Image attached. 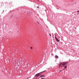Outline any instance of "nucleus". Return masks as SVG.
I'll list each match as a JSON object with an SVG mask.
<instances>
[{
	"label": "nucleus",
	"instance_id": "obj_1",
	"mask_svg": "<svg viewBox=\"0 0 79 79\" xmlns=\"http://www.w3.org/2000/svg\"><path fill=\"white\" fill-rule=\"evenodd\" d=\"M55 39L56 42H60V39L57 38V37H56V35H55Z\"/></svg>",
	"mask_w": 79,
	"mask_h": 79
},
{
	"label": "nucleus",
	"instance_id": "obj_2",
	"mask_svg": "<svg viewBox=\"0 0 79 79\" xmlns=\"http://www.w3.org/2000/svg\"><path fill=\"white\" fill-rule=\"evenodd\" d=\"M40 75H41L40 73H38L36 74L35 76H37V77H38V76H40Z\"/></svg>",
	"mask_w": 79,
	"mask_h": 79
},
{
	"label": "nucleus",
	"instance_id": "obj_3",
	"mask_svg": "<svg viewBox=\"0 0 79 79\" xmlns=\"http://www.w3.org/2000/svg\"><path fill=\"white\" fill-rule=\"evenodd\" d=\"M68 63L65 62V63H64L63 64H62L61 65V66H64V65H66V64H67Z\"/></svg>",
	"mask_w": 79,
	"mask_h": 79
},
{
	"label": "nucleus",
	"instance_id": "obj_4",
	"mask_svg": "<svg viewBox=\"0 0 79 79\" xmlns=\"http://www.w3.org/2000/svg\"><path fill=\"white\" fill-rule=\"evenodd\" d=\"M44 76H45V75H43L40 76V77H44Z\"/></svg>",
	"mask_w": 79,
	"mask_h": 79
},
{
	"label": "nucleus",
	"instance_id": "obj_5",
	"mask_svg": "<svg viewBox=\"0 0 79 79\" xmlns=\"http://www.w3.org/2000/svg\"><path fill=\"white\" fill-rule=\"evenodd\" d=\"M67 66H68V65H66V66H65L64 69H66V68H67ZM64 69L63 70H64Z\"/></svg>",
	"mask_w": 79,
	"mask_h": 79
},
{
	"label": "nucleus",
	"instance_id": "obj_6",
	"mask_svg": "<svg viewBox=\"0 0 79 79\" xmlns=\"http://www.w3.org/2000/svg\"><path fill=\"white\" fill-rule=\"evenodd\" d=\"M55 57L56 58H58V56H57V55H56L55 56Z\"/></svg>",
	"mask_w": 79,
	"mask_h": 79
},
{
	"label": "nucleus",
	"instance_id": "obj_7",
	"mask_svg": "<svg viewBox=\"0 0 79 79\" xmlns=\"http://www.w3.org/2000/svg\"><path fill=\"white\" fill-rule=\"evenodd\" d=\"M14 59L15 58L13 59V61H15V60H14Z\"/></svg>",
	"mask_w": 79,
	"mask_h": 79
},
{
	"label": "nucleus",
	"instance_id": "obj_8",
	"mask_svg": "<svg viewBox=\"0 0 79 79\" xmlns=\"http://www.w3.org/2000/svg\"><path fill=\"white\" fill-rule=\"evenodd\" d=\"M29 78H31V77H29L27 78V79H29Z\"/></svg>",
	"mask_w": 79,
	"mask_h": 79
},
{
	"label": "nucleus",
	"instance_id": "obj_9",
	"mask_svg": "<svg viewBox=\"0 0 79 79\" xmlns=\"http://www.w3.org/2000/svg\"><path fill=\"white\" fill-rule=\"evenodd\" d=\"M45 71H46V70H45L43 72L44 73V72H45Z\"/></svg>",
	"mask_w": 79,
	"mask_h": 79
},
{
	"label": "nucleus",
	"instance_id": "obj_10",
	"mask_svg": "<svg viewBox=\"0 0 79 79\" xmlns=\"http://www.w3.org/2000/svg\"><path fill=\"white\" fill-rule=\"evenodd\" d=\"M42 79H46V78L44 79V78H41Z\"/></svg>",
	"mask_w": 79,
	"mask_h": 79
},
{
	"label": "nucleus",
	"instance_id": "obj_11",
	"mask_svg": "<svg viewBox=\"0 0 79 79\" xmlns=\"http://www.w3.org/2000/svg\"><path fill=\"white\" fill-rule=\"evenodd\" d=\"M50 36H51V34H50Z\"/></svg>",
	"mask_w": 79,
	"mask_h": 79
},
{
	"label": "nucleus",
	"instance_id": "obj_12",
	"mask_svg": "<svg viewBox=\"0 0 79 79\" xmlns=\"http://www.w3.org/2000/svg\"><path fill=\"white\" fill-rule=\"evenodd\" d=\"M31 49H32V47H31Z\"/></svg>",
	"mask_w": 79,
	"mask_h": 79
},
{
	"label": "nucleus",
	"instance_id": "obj_13",
	"mask_svg": "<svg viewBox=\"0 0 79 79\" xmlns=\"http://www.w3.org/2000/svg\"><path fill=\"white\" fill-rule=\"evenodd\" d=\"M37 23H38V24H39V23L38 22H37Z\"/></svg>",
	"mask_w": 79,
	"mask_h": 79
},
{
	"label": "nucleus",
	"instance_id": "obj_14",
	"mask_svg": "<svg viewBox=\"0 0 79 79\" xmlns=\"http://www.w3.org/2000/svg\"><path fill=\"white\" fill-rule=\"evenodd\" d=\"M77 13H78V12H79V11H77Z\"/></svg>",
	"mask_w": 79,
	"mask_h": 79
},
{
	"label": "nucleus",
	"instance_id": "obj_15",
	"mask_svg": "<svg viewBox=\"0 0 79 79\" xmlns=\"http://www.w3.org/2000/svg\"><path fill=\"white\" fill-rule=\"evenodd\" d=\"M37 8H39V7L37 6Z\"/></svg>",
	"mask_w": 79,
	"mask_h": 79
}]
</instances>
